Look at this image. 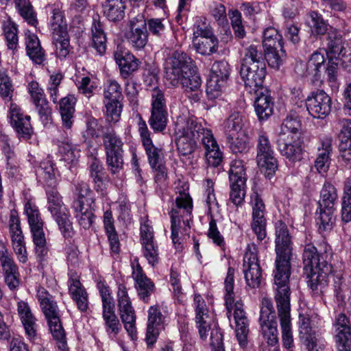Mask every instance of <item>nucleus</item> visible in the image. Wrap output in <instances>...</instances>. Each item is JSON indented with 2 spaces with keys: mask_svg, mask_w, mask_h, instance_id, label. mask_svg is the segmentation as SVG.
Segmentation results:
<instances>
[{
  "mask_svg": "<svg viewBox=\"0 0 351 351\" xmlns=\"http://www.w3.org/2000/svg\"><path fill=\"white\" fill-rule=\"evenodd\" d=\"M175 134L177 136V148L182 155L193 153L197 142L201 139L208 163L217 167L221 162L222 153L212 131L204 128L196 117L187 114L178 116L175 122Z\"/></svg>",
  "mask_w": 351,
  "mask_h": 351,
  "instance_id": "nucleus-1",
  "label": "nucleus"
},
{
  "mask_svg": "<svg viewBox=\"0 0 351 351\" xmlns=\"http://www.w3.org/2000/svg\"><path fill=\"white\" fill-rule=\"evenodd\" d=\"M166 84L172 87L181 84L188 97L193 101L199 100L202 80L196 71L191 58L185 53L176 51L165 62Z\"/></svg>",
  "mask_w": 351,
  "mask_h": 351,
  "instance_id": "nucleus-2",
  "label": "nucleus"
},
{
  "mask_svg": "<svg viewBox=\"0 0 351 351\" xmlns=\"http://www.w3.org/2000/svg\"><path fill=\"white\" fill-rule=\"evenodd\" d=\"M234 269L228 267L224 280V300L228 317L232 314L236 324V336L239 345L244 348L247 344L249 320L243 309L241 299L234 292Z\"/></svg>",
  "mask_w": 351,
  "mask_h": 351,
  "instance_id": "nucleus-3",
  "label": "nucleus"
},
{
  "mask_svg": "<svg viewBox=\"0 0 351 351\" xmlns=\"http://www.w3.org/2000/svg\"><path fill=\"white\" fill-rule=\"evenodd\" d=\"M193 201L189 193L184 191H180L176 197L175 206L171 208L170 213L171 239L178 251L182 250L183 247L178 238L179 230L182 228V223L185 228H190Z\"/></svg>",
  "mask_w": 351,
  "mask_h": 351,
  "instance_id": "nucleus-4",
  "label": "nucleus"
},
{
  "mask_svg": "<svg viewBox=\"0 0 351 351\" xmlns=\"http://www.w3.org/2000/svg\"><path fill=\"white\" fill-rule=\"evenodd\" d=\"M325 51H316L311 56L306 64V74L313 75L314 82H322V70H324L326 80L329 86L332 90H337L339 88L338 62L330 57L327 66H325Z\"/></svg>",
  "mask_w": 351,
  "mask_h": 351,
  "instance_id": "nucleus-5",
  "label": "nucleus"
},
{
  "mask_svg": "<svg viewBox=\"0 0 351 351\" xmlns=\"http://www.w3.org/2000/svg\"><path fill=\"white\" fill-rule=\"evenodd\" d=\"M246 180L243 161L239 160L233 161L229 170L230 188L229 201L237 207L241 206L244 203Z\"/></svg>",
  "mask_w": 351,
  "mask_h": 351,
  "instance_id": "nucleus-6",
  "label": "nucleus"
},
{
  "mask_svg": "<svg viewBox=\"0 0 351 351\" xmlns=\"http://www.w3.org/2000/svg\"><path fill=\"white\" fill-rule=\"evenodd\" d=\"M259 323L263 337L268 345L274 346L278 342L276 313L270 298H263L261 303Z\"/></svg>",
  "mask_w": 351,
  "mask_h": 351,
  "instance_id": "nucleus-7",
  "label": "nucleus"
},
{
  "mask_svg": "<svg viewBox=\"0 0 351 351\" xmlns=\"http://www.w3.org/2000/svg\"><path fill=\"white\" fill-rule=\"evenodd\" d=\"M117 301L119 313L124 328L132 340L137 338L136 328V314L132 305L126 287L121 284L118 287L117 293Z\"/></svg>",
  "mask_w": 351,
  "mask_h": 351,
  "instance_id": "nucleus-8",
  "label": "nucleus"
},
{
  "mask_svg": "<svg viewBox=\"0 0 351 351\" xmlns=\"http://www.w3.org/2000/svg\"><path fill=\"white\" fill-rule=\"evenodd\" d=\"M103 143L106 154L107 164L112 173H116L123 167V143L112 129L103 134Z\"/></svg>",
  "mask_w": 351,
  "mask_h": 351,
  "instance_id": "nucleus-9",
  "label": "nucleus"
},
{
  "mask_svg": "<svg viewBox=\"0 0 351 351\" xmlns=\"http://www.w3.org/2000/svg\"><path fill=\"white\" fill-rule=\"evenodd\" d=\"M290 266L291 265H276V269L274 271L277 308L290 306Z\"/></svg>",
  "mask_w": 351,
  "mask_h": 351,
  "instance_id": "nucleus-10",
  "label": "nucleus"
},
{
  "mask_svg": "<svg viewBox=\"0 0 351 351\" xmlns=\"http://www.w3.org/2000/svg\"><path fill=\"white\" fill-rule=\"evenodd\" d=\"M151 116L149 123L155 132H162L167 123V108L164 93L158 88L152 93Z\"/></svg>",
  "mask_w": 351,
  "mask_h": 351,
  "instance_id": "nucleus-11",
  "label": "nucleus"
},
{
  "mask_svg": "<svg viewBox=\"0 0 351 351\" xmlns=\"http://www.w3.org/2000/svg\"><path fill=\"white\" fill-rule=\"evenodd\" d=\"M275 228V250L276 253L275 263H290L293 256L292 242L287 226L283 221H278Z\"/></svg>",
  "mask_w": 351,
  "mask_h": 351,
  "instance_id": "nucleus-12",
  "label": "nucleus"
},
{
  "mask_svg": "<svg viewBox=\"0 0 351 351\" xmlns=\"http://www.w3.org/2000/svg\"><path fill=\"white\" fill-rule=\"evenodd\" d=\"M256 160L260 168L265 169L267 176H272L278 167L268 136L265 132L259 134L256 145Z\"/></svg>",
  "mask_w": 351,
  "mask_h": 351,
  "instance_id": "nucleus-13",
  "label": "nucleus"
},
{
  "mask_svg": "<svg viewBox=\"0 0 351 351\" xmlns=\"http://www.w3.org/2000/svg\"><path fill=\"white\" fill-rule=\"evenodd\" d=\"M129 27L130 29L125 34L129 44L136 50L144 49L147 44L149 35L144 16L138 14L131 19Z\"/></svg>",
  "mask_w": 351,
  "mask_h": 351,
  "instance_id": "nucleus-14",
  "label": "nucleus"
},
{
  "mask_svg": "<svg viewBox=\"0 0 351 351\" xmlns=\"http://www.w3.org/2000/svg\"><path fill=\"white\" fill-rule=\"evenodd\" d=\"M331 98L323 90L312 92L306 99L308 113L314 118L323 119L331 111Z\"/></svg>",
  "mask_w": 351,
  "mask_h": 351,
  "instance_id": "nucleus-15",
  "label": "nucleus"
},
{
  "mask_svg": "<svg viewBox=\"0 0 351 351\" xmlns=\"http://www.w3.org/2000/svg\"><path fill=\"white\" fill-rule=\"evenodd\" d=\"M8 117L19 138L27 140L32 137L34 130L30 123V116L24 114L18 105L10 104Z\"/></svg>",
  "mask_w": 351,
  "mask_h": 351,
  "instance_id": "nucleus-16",
  "label": "nucleus"
},
{
  "mask_svg": "<svg viewBox=\"0 0 351 351\" xmlns=\"http://www.w3.org/2000/svg\"><path fill=\"white\" fill-rule=\"evenodd\" d=\"M193 306L195 311V323L201 339L207 337L214 321L213 313L208 310L203 298L195 293L193 298Z\"/></svg>",
  "mask_w": 351,
  "mask_h": 351,
  "instance_id": "nucleus-17",
  "label": "nucleus"
},
{
  "mask_svg": "<svg viewBox=\"0 0 351 351\" xmlns=\"http://www.w3.org/2000/svg\"><path fill=\"white\" fill-rule=\"evenodd\" d=\"M240 74L245 87L249 88L250 93L258 94V92L265 89L263 84L266 75L265 63L241 66Z\"/></svg>",
  "mask_w": 351,
  "mask_h": 351,
  "instance_id": "nucleus-18",
  "label": "nucleus"
},
{
  "mask_svg": "<svg viewBox=\"0 0 351 351\" xmlns=\"http://www.w3.org/2000/svg\"><path fill=\"white\" fill-rule=\"evenodd\" d=\"M250 204L252 208V221L251 226L258 241H263L266 237V220L265 219V204L256 191L250 195Z\"/></svg>",
  "mask_w": 351,
  "mask_h": 351,
  "instance_id": "nucleus-19",
  "label": "nucleus"
},
{
  "mask_svg": "<svg viewBox=\"0 0 351 351\" xmlns=\"http://www.w3.org/2000/svg\"><path fill=\"white\" fill-rule=\"evenodd\" d=\"M9 229L13 250L17 256L18 260L22 263L27 261V254L21 230L20 220L14 211H12L9 219Z\"/></svg>",
  "mask_w": 351,
  "mask_h": 351,
  "instance_id": "nucleus-20",
  "label": "nucleus"
},
{
  "mask_svg": "<svg viewBox=\"0 0 351 351\" xmlns=\"http://www.w3.org/2000/svg\"><path fill=\"white\" fill-rule=\"evenodd\" d=\"M68 276L69 293L75 301L77 308L82 312H85L88 308V296L80 280V275L77 271L71 269Z\"/></svg>",
  "mask_w": 351,
  "mask_h": 351,
  "instance_id": "nucleus-21",
  "label": "nucleus"
},
{
  "mask_svg": "<svg viewBox=\"0 0 351 351\" xmlns=\"http://www.w3.org/2000/svg\"><path fill=\"white\" fill-rule=\"evenodd\" d=\"M338 140L339 150L341 158L346 161L351 160V120L339 119L335 126Z\"/></svg>",
  "mask_w": 351,
  "mask_h": 351,
  "instance_id": "nucleus-22",
  "label": "nucleus"
},
{
  "mask_svg": "<svg viewBox=\"0 0 351 351\" xmlns=\"http://www.w3.org/2000/svg\"><path fill=\"white\" fill-rule=\"evenodd\" d=\"M300 135H278L277 138L278 149L282 156L291 162L299 161L302 158V150L300 145Z\"/></svg>",
  "mask_w": 351,
  "mask_h": 351,
  "instance_id": "nucleus-23",
  "label": "nucleus"
},
{
  "mask_svg": "<svg viewBox=\"0 0 351 351\" xmlns=\"http://www.w3.org/2000/svg\"><path fill=\"white\" fill-rule=\"evenodd\" d=\"M300 337L308 351H322L324 343L315 330L310 326V320L300 316Z\"/></svg>",
  "mask_w": 351,
  "mask_h": 351,
  "instance_id": "nucleus-24",
  "label": "nucleus"
},
{
  "mask_svg": "<svg viewBox=\"0 0 351 351\" xmlns=\"http://www.w3.org/2000/svg\"><path fill=\"white\" fill-rule=\"evenodd\" d=\"M137 118L138 131L147 155L149 162L152 168H156L159 164L160 150L154 145L150 137V132L145 121L143 119L140 114L137 115Z\"/></svg>",
  "mask_w": 351,
  "mask_h": 351,
  "instance_id": "nucleus-25",
  "label": "nucleus"
},
{
  "mask_svg": "<svg viewBox=\"0 0 351 351\" xmlns=\"http://www.w3.org/2000/svg\"><path fill=\"white\" fill-rule=\"evenodd\" d=\"M132 277L138 296L144 302L149 301L150 296L155 291L154 282L145 275L140 265H132Z\"/></svg>",
  "mask_w": 351,
  "mask_h": 351,
  "instance_id": "nucleus-26",
  "label": "nucleus"
},
{
  "mask_svg": "<svg viewBox=\"0 0 351 351\" xmlns=\"http://www.w3.org/2000/svg\"><path fill=\"white\" fill-rule=\"evenodd\" d=\"M114 57L116 63L119 65L121 75L124 78L128 77L138 68L139 60L122 47H117L114 53Z\"/></svg>",
  "mask_w": 351,
  "mask_h": 351,
  "instance_id": "nucleus-27",
  "label": "nucleus"
},
{
  "mask_svg": "<svg viewBox=\"0 0 351 351\" xmlns=\"http://www.w3.org/2000/svg\"><path fill=\"white\" fill-rule=\"evenodd\" d=\"M18 313L23 325L25 335L29 341L33 343L39 339L37 330L36 318L32 313L31 309L27 302L20 301L18 302Z\"/></svg>",
  "mask_w": 351,
  "mask_h": 351,
  "instance_id": "nucleus-28",
  "label": "nucleus"
},
{
  "mask_svg": "<svg viewBox=\"0 0 351 351\" xmlns=\"http://www.w3.org/2000/svg\"><path fill=\"white\" fill-rule=\"evenodd\" d=\"M304 270L308 279V286L316 290L319 285L326 282L328 275L332 271V265H306Z\"/></svg>",
  "mask_w": 351,
  "mask_h": 351,
  "instance_id": "nucleus-29",
  "label": "nucleus"
},
{
  "mask_svg": "<svg viewBox=\"0 0 351 351\" xmlns=\"http://www.w3.org/2000/svg\"><path fill=\"white\" fill-rule=\"evenodd\" d=\"M73 201L71 208L73 210H81L82 206L86 205L91 208L95 204V198L93 197V192L88 184L82 181H77L74 184L73 190Z\"/></svg>",
  "mask_w": 351,
  "mask_h": 351,
  "instance_id": "nucleus-30",
  "label": "nucleus"
},
{
  "mask_svg": "<svg viewBox=\"0 0 351 351\" xmlns=\"http://www.w3.org/2000/svg\"><path fill=\"white\" fill-rule=\"evenodd\" d=\"M27 89L39 116L42 119H47L51 114V109L43 90L40 87L38 83L34 80L28 83Z\"/></svg>",
  "mask_w": 351,
  "mask_h": 351,
  "instance_id": "nucleus-31",
  "label": "nucleus"
},
{
  "mask_svg": "<svg viewBox=\"0 0 351 351\" xmlns=\"http://www.w3.org/2000/svg\"><path fill=\"white\" fill-rule=\"evenodd\" d=\"M164 316L158 306H151L148 311V320L146 332L147 344H154L159 335V328L163 323Z\"/></svg>",
  "mask_w": 351,
  "mask_h": 351,
  "instance_id": "nucleus-32",
  "label": "nucleus"
},
{
  "mask_svg": "<svg viewBox=\"0 0 351 351\" xmlns=\"http://www.w3.org/2000/svg\"><path fill=\"white\" fill-rule=\"evenodd\" d=\"M328 49L326 54L328 58H335V62L337 58H348L351 61V45L343 43L340 35L328 33Z\"/></svg>",
  "mask_w": 351,
  "mask_h": 351,
  "instance_id": "nucleus-33",
  "label": "nucleus"
},
{
  "mask_svg": "<svg viewBox=\"0 0 351 351\" xmlns=\"http://www.w3.org/2000/svg\"><path fill=\"white\" fill-rule=\"evenodd\" d=\"M254 108L260 120L267 119L273 113L274 101L267 89L258 92Z\"/></svg>",
  "mask_w": 351,
  "mask_h": 351,
  "instance_id": "nucleus-34",
  "label": "nucleus"
},
{
  "mask_svg": "<svg viewBox=\"0 0 351 351\" xmlns=\"http://www.w3.org/2000/svg\"><path fill=\"white\" fill-rule=\"evenodd\" d=\"M25 45L27 54L37 64H42L45 60V51L40 46L38 36L27 31L25 32Z\"/></svg>",
  "mask_w": 351,
  "mask_h": 351,
  "instance_id": "nucleus-35",
  "label": "nucleus"
},
{
  "mask_svg": "<svg viewBox=\"0 0 351 351\" xmlns=\"http://www.w3.org/2000/svg\"><path fill=\"white\" fill-rule=\"evenodd\" d=\"M37 297L47 322L54 318H60L57 304L47 291L44 288H40L37 292Z\"/></svg>",
  "mask_w": 351,
  "mask_h": 351,
  "instance_id": "nucleus-36",
  "label": "nucleus"
},
{
  "mask_svg": "<svg viewBox=\"0 0 351 351\" xmlns=\"http://www.w3.org/2000/svg\"><path fill=\"white\" fill-rule=\"evenodd\" d=\"M277 308L280 322L283 346L286 348L289 349L293 346L290 316L291 307H280Z\"/></svg>",
  "mask_w": 351,
  "mask_h": 351,
  "instance_id": "nucleus-37",
  "label": "nucleus"
},
{
  "mask_svg": "<svg viewBox=\"0 0 351 351\" xmlns=\"http://www.w3.org/2000/svg\"><path fill=\"white\" fill-rule=\"evenodd\" d=\"M332 138L330 136L324 137L322 140V147L318 148V154L315 161V167L322 173H326L330 166V154L332 151Z\"/></svg>",
  "mask_w": 351,
  "mask_h": 351,
  "instance_id": "nucleus-38",
  "label": "nucleus"
},
{
  "mask_svg": "<svg viewBox=\"0 0 351 351\" xmlns=\"http://www.w3.org/2000/svg\"><path fill=\"white\" fill-rule=\"evenodd\" d=\"M35 254L39 261H46L48 256L49 247L47 243L43 226L31 229Z\"/></svg>",
  "mask_w": 351,
  "mask_h": 351,
  "instance_id": "nucleus-39",
  "label": "nucleus"
},
{
  "mask_svg": "<svg viewBox=\"0 0 351 351\" xmlns=\"http://www.w3.org/2000/svg\"><path fill=\"white\" fill-rule=\"evenodd\" d=\"M57 143L61 160L69 164L77 161L80 151L70 142L68 138H58Z\"/></svg>",
  "mask_w": 351,
  "mask_h": 351,
  "instance_id": "nucleus-40",
  "label": "nucleus"
},
{
  "mask_svg": "<svg viewBox=\"0 0 351 351\" xmlns=\"http://www.w3.org/2000/svg\"><path fill=\"white\" fill-rule=\"evenodd\" d=\"M75 99L73 96L62 98L60 101V112L62 125L66 129H71L74 118Z\"/></svg>",
  "mask_w": 351,
  "mask_h": 351,
  "instance_id": "nucleus-41",
  "label": "nucleus"
},
{
  "mask_svg": "<svg viewBox=\"0 0 351 351\" xmlns=\"http://www.w3.org/2000/svg\"><path fill=\"white\" fill-rule=\"evenodd\" d=\"M244 125L243 115L237 111L230 113L222 124L223 130L225 136H236L241 134V130Z\"/></svg>",
  "mask_w": 351,
  "mask_h": 351,
  "instance_id": "nucleus-42",
  "label": "nucleus"
},
{
  "mask_svg": "<svg viewBox=\"0 0 351 351\" xmlns=\"http://www.w3.org/2000/svg\"><path fill=\"white\" fill-rule=\"evenodd\" d=\"M125 9L123 0H106L104 6V13L108 20L116 22L124 18Z\"/></svg>",
  "mask_w": 351,
  "mask_h": 351,
  "instance_id": "nucleus-43",
  "label": "nucleus"
},
{
  "mask_svg": "<svg viewBox=\"0 0 351 351\" xmlns=\"http://www.w3.org/2000/svg\"><path fill=\"white\" fill-rule=\"evenodd\" d=\"M14 6L19 14L28 25L36 27L37 15L29 0H14Z\"/></svg>",
  "mask_w": 351,
  "mask_h": 351,
  "instance_id": "nucleus-44",
  "label": "nucleus"
},
{
  "mask_svg": "<svg viewBox=\"0 0 351 351\" xmlns=\"http://www.w3.org/2000/svg\"><path fill=\"white\" fill-rule=\"evenodd\" d=\"M218 39L215 36L193 38V45L196 51L204 56H210L217 51Z\"/></svg>",
  "mask_w": 351,
  "mask_h": 351,
  "instance_id": "nucleus-45",
  "label": "nucleus"
},
{
  "mask_svg": "<svg viewBox=\"0 0 351 351\" xmlns=\"http://www.w3.org/2000/svg\"><path fill=\"white\" fill-rule=\"evenodd\" d=\"M93 47L99 55H103L106 50V36L99 21L95 19L91 27Z\"/></svg>",
  "mask_w": 351,
  "mask_h": 351,
  "instance_id": "nucleus-46",
  "label": "nucleus"
},
{
  "mask_svg": "<svg viewBox=\"0 0 351 351\" xmlns=\"http://www.w3.org/2000/svg\"><path fill=\"white\" fill-rule=\"evenodd\" d=\"M103 222L111 250L114 252H117L119 250V240L115 230L114 219L110 210H106L104 213Z\"/></svg>",
  "mask_w": 351,
  "mask_h": 351,
  "instance_id": "nucleus-47",
  "label": "nucleus"
},
{
  "mask_svg": "<svg viewBox=\"0 0 351 351\" xmlns=\"http://www.w3.org/2000/svg\"><path fill=\"white\" fill-rule=\"evenodd\" d=\"M336 342L351 341V327L347 317L341 313L334 324Z\"/></svg>",
  "mask_w": 351,
  "mask_h": 351,
  "instance_id": "nucleus-48",
  "label": "nucleus"
},
{
  "mask_svg": "<svg viewBox=\"0 0 351 351\" xmlns=\"http://www.w3.org/2000/svg\"><path fill=\"white\" fill-rule=\"evenodd\" d=\"M316 212V222L320 231H328L335 223L334 208L319 207Z\"/></svg>",
  "mask_w": 351,
  "mask_h": 351,
  "instance_id": "nucleus-49",
  "label": "nucleus"
},
{
  "mask_svg": "<svg viewBox=\"0 0 351 351\" xmlns=\"http://www.w3.org/2000/svg\"><path fill=\"white\" fill-rule=\"evenodd\" d=\"M48 210L52 217L58 214L64 213L69 210L64 204L62 197L58 191L51 189L47 191Z\"/></svg>",
  "mask_w": 351,
  "mask_h": 351,
  "instance_id": "nucleus-50",
  "label": "nucleus"
},
{
  "mask_svg": "<svg viewBox=\"0 0 351 351\" xmlns=\"http://www.w3.org/2000/svg\"><path fill=\"white\" fill-rule=\"evenodd\" d=\"M337 198L336 188L332 184L326 182L324 184L320 192V199L318 202L319 207L334 208Z\"/></svg>",
  "mask_w": 351,
  "mask_h": 351,
  "instance_id": "nucleus-51",
  "label": "nucleus"
},
{
  "mask_svg": "<svg viewBox=\"0 0 351 351\" xmlns=\"http://www.w3.org/2000/svg\"><path fill=\"white\" fill-rule=\"evenodd\" d=\"M2 28L8 48L10 50H16L19 45L16 25L8 19L3 21Z\"/></svg>",
  "mask_w": 351,
  "mask_h": 351,
  "instance_id": "nucleus-52",
  "label": "nucleus"
},
{
  "mask_svg": "<svg viewBox=\"0 0 351 351\" xmlns=\"http://www.w3.org/2000/svg\"><path fill=\"white\" fill-rule=\"evenodd\" d=\"M265 58L271 67L278 69L285 60L286 52L283 47L265 49Z\"/></svg>",
  "mask_w": 351,
  "mask_h": 351,
  "instance_id": "nucleus-53",
  "label": "nucleus"
},
{
  "mask_svg": "<svg viewBox=\"0 0 351 351\" xmlns=\"http://www.w3.org/2000/svg\"><path fill=\"white\" fill-rule=\"evenodd\" d=\"M300 121L295 112H291L284 120L278 135H285L292 137L293 135H300Z\"/></svg>",
  "mask_w": 351,
  "mask_h": 351,
  "instance_id": "nucleus-54",
  "label": "nucleus"
},
{
  "mask_svg": "<svg viewBox=\"0 0 351 351\" xmlns=\"http://www.w3.org/2000/svg\"><path fill=\"white\" fill-rule=\"evenodd\" d=\"M50 28L53 35L67 33V24L63 12L58 8H54L50 20Z\"/></svg>",
  "mask_w": 351,
  "mask_h": 351,
  "instance_id": "nucleus-55",
  "label": "nucleus"
},
{
  "mask_svg": "<svg viewBox=\"0 0 351 351\" xmlns=\"http://www.w3.org/2000/svg\"><path fill=\"white\" fill-rule=\"evenodd\" d=\"M245 266V265H243ZM243 269L245 279L247 285L252 288H258L262 280V269L260 265H246Z\"/></svg>",
  "mask_w": 351,
  "mask_h": 351,
  "instance_id": "nucleus-56",
  "label": "nucleus"
},
{
  "mask_svg": "<svg viewBox=\"0 0 351 351\" xmlns=\"http://www.w3.org/2000/svg\"><path fill=\"white\" fill-rule=\"evenodd\" d=\"M306 23L313 35H324L328 30V25L322 16L315 12L309 13Z\"/></svg>",
  "mask_w": 351,
  "mask_h": 351,
  "instance_id": "nucleus-57",
  "label": "nucleus"
},
{
  "mask_svg": "<svg viewBox=\"0 0 351 351\" xmlns=\"http://www.w3.org/2000/svg\"><path fill=\"white\" fill-rule=\"evenodd\" d=\"M69 211L53 216L56 221L61 234L64 238H71L74 234L73 223L71 221Z\"/></svg>",
  "mask_w": 351,
  "mask_h": 351,
  "instance_id": "nucleus-58",
  "label": "nucleus"
},
{
  "mask_svg": "<svg viewBox=\"0 0 351 351\" xmlns=\"http://www.w3.org/2000/svg\"><path fill=\"white\" fill-rule=\"evenodd\" d=\"M4 280L10 290H16L20 285L19 274L16 265H2Z\"/></svg>",
  "mask_w": 351,
  "mask_h": 351,
  "instance_id": "nucleus-59",
  "label": "nucleus"
},
{
  "mask_svg": "<svg viewBox=\"0 0 351 351\" xmlns=\"http://www.w3.org/2000/svg\"><path fill=\"white\" fill-rule=\"evenodd\" d=\"M265 63L261 49L255 45H250L245 49L244 57L242 58L241 66L256 65Z\"/></svg>",
  "mask_w": 351,
  "mask_h": 351,
  "instance_id": "nucleus-60",
  "label": "nucleus"
},
{
  "mask_svg": "<svg viewBox=\"0 0 351 351\" xmlns=\"http://www.w3.org/2000/svg\"><path fill=\"white\" fill-rule=\"evenodd\" d=\"M263 45L265 49L283 47L282 37L274 27H267L263 32Z\"/></svg>",
  "mask_w": 351,
  "mask_h": 351,
  "instance_id": "nucleus-61",
  "label": "nucleus"
},
{
  "mask_svg": "<svg viewBox=\"0 0 351 351\" xmlns=\"http://www.w3.org/2000/svg\"><path fill=\"white\" fill-rule=\"evenodd\" d=\"M53 43L56 56L62 59L65 58L70 51V42L68 32L53 35Z\"/></svg>",
  "mask_w": 351,
  "mask_h": 351,
  "instance_id": "nucleus-62",
  "label": "nucleus"
},
{
  "mask_svg": "<svg viewBox=\"0 0 351 351\" xmlns=\"http://www.w3.org/2000/svg\"><path fill=\"white\" fill-rule=\"evenodd\" d=\"M215 77H210L207 82L206 94L210 99H215L220 97L227 84V82Z\"/></svg>",
  "mask_w": 351,
  "mask_h": 351,
  "instance_id": "nucleus-63",
  "label": "nucleus"
},
{
  "mask_svg": "<svg viewBox=\"0 0 351 351\" xmlns=\"http://www.w3.org/2000/svg\"><path fill=\"white\" fill-rule=\"evenodd\" d=\"M105 114L108 122L117 123L120 118L122 106L119 101L104 100Z\"/></svg>",
  "mask_w": 351,
  "mask_h": 351,
  "instance_id": "nucleus-64",
  "label": "nucleus"
}]
</instances>
